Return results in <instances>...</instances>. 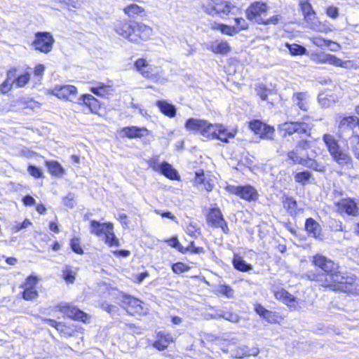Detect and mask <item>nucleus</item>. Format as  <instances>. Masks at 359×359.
Returning <instances> with one entry per match:
<instances>
[{
  "instance_id": "2",
  "label": "nucleus",
  "mask_w": 359,
  "mask_h": 359,
  "mask_svg": "<svg viewBox=\"0 0 359 359\" xmlns=\"http://www.w3.org/2000/svg\"><path fill=\"white\" fill-rule=\"evenodd\" d=\"M188 130L200 133L203 137L210 139H217L223 142H228L229 138L234 137L236 131H228L222 125L211 124L203 119L191 118L185 123Z\"/></svg>"
},
{
  "instance_id": "42",
  "label": "nucleus",
  "mask_w": 359,
  "mask_h": 359,
  "mask_svg": "<svg viewBox=\"0 0 359 359\" xmlns=\"http://www.w3.org/2000/svg\"><path fill=\"white\" fill-rule=\"evenodd\" d=\"M311 177V173L309 171H304L296 173L294 180L297 182L304 184Z\"/></svg>"
},
{
  "instance_id": "58",
  "label": "nucleus",
  "mask_w": 359,
  "mask_h": 359,
  "mask_svg": "<svg viewBox=\"0 0 359 359\" xmlns=\"http://www.w3.org/2000/svg\"><path fill=\"white\" fill-rule=\"evenodd\" d=\"M27 170L32 176L36 178L41 177L43 175V172L41 169L34 165H29Z\"/></svg>"
},
{
  "instance_id": "18",
  "label": "nucleus",
  "mask_w": 359,
  "mask_h": 359,
  "mask_svg": "<svg viewBox=\"0 0 359 359\" xmlns=\"http://www.w3.org/2000/svg\"><path fill=\"white\" fill-rule=\"evenodd\" d=\"M134 35L137 37V42L140 39L146 41L150 38L153 34V29L148 25L141 22H135Z\"/></svg>"
},
{
  "instance_id": "41",
  "label": "nucleus",
  "mask_w": 359,
  "mask_h": 359,
  "mask_svg": "<svg viewBox=\"0 0 359 359\" xmlns=\"http://www.w3.org/2000/svg\"><path fill=\"white\" fill-rule=\"evenodd\" d=\"M286 46L287 47L290 53L293 55H304L306 52V49L304 46L298 44L286 43Z\"/></svg>"
},
{
  "instance_id": "62",
  "label": "nucleus",
  "mask_w": 359,
  "mask_h": 359,
  "mask_svg": "<svg viewBox=\"0 0 359 359\" xmlns=\"http://www.w3.org/2000/svg\"><path fill=\"white\" fill-rule=\"evenodd\" d=\"M32 224L31 222L29 221V219H25L24 222L22 223H16L13 226V230L15 231V232H18L19 231H20L21 229H26L27 228L28 226H29L30 225Z\"/></svg>"
},
{
  "instance_id": "55",
  "label": "nucleus",
  "mask_w": 359,
  "mask_h": 359,
  "mask_svg": "<svg viewBox=\"0 0 359 359\" xmlns=\"http://www.w3.org/2000/svg\"><path fill=\"white\" fill-rule=\"evenodd\" d=\"M264 123L261 122L260 121L255 120L250 123V129L254 131L256 134H258L260 133L262 128L263 129Z\"/></svg>"
},
{
  "instance_id": "14",
  "label": "nucleus",
  "mask_w": 359,
  "mask_h": 359,
  "mask_svg": "<svg viewBox=\"0 0 359 359\" xmlns=\"http://www.w3.org/2000/svg\"><path fill=\"white\" fill-rule=\"evenodd\" d=\"M60 310L69 318L81 320L84 323L88 319V316L86 313L72 305L66 304L62 306Z\"/></svg>"
},
{
  "instance_id": "15",
  "label": "nucleus",
  "mask_w": 359,
  "mask_h": 359,
  "mask_svg": "<svg viewBox=\"0 0 359 359\" xmlns=\"http://www.w3.org/2000/svg\"><path fill=\"white\" fill-rule=\"evenodd\" d=\"M338 210L340 212H344L348 215L356 216L358 208L355 202L351 198H344L337 203Z\"/></svg>"
},
{
  "instance_id": "8",
  "label": "nucleus",
  "mask_w": 359,
  "mask_h": 359,
  "mask_svg": "<svg viewBox=\"0 0 359 359\" xmlns=\"http://www.w3.org/2000/svg\"><path fill=\"white\" fill-rule=\"evenodd\" d=\"M309 149H310V141L301 140L297 142L295 147L287 153V158L293 163L299 164L304 158L309 156Z\"/></svg>"
},
{
  "instance_id": "37",
  "label": "nucleus",
  "mask_w": 359,
  "mask_h": 359,
  "mask_svg": "<svg viewBox=\"0 0 359 359\" xmlns=\"http://www.w3.org/2000/svg\"><path fill=\"white\" fill-rule=\"evenodd\" d=\"M15 83V73L14 72L10 71L8 73L6 80L0 86V90L2 93H6L8 92L12 85Z\"/></svg>"
},
{
  "instance_id": "5",
  "label": "nucleus",
  "mask_w": 359,
  "mask_h": 359,
  "mask_svg": "<svg viewBox=\"0 0 359 359\" xmlns=\"http://www.w3.org/2000/svg\"><path fill=\"white\" fill-rule=\"evenodd\" d=\"M278 130L285 137L286 135L297 134L300 138L311 135V127L303 121L285 122L278 126Z\"/></svg>"
},
{
  "instance_id": "38",
  "label": "nucleus",
  "mask_w": 359,
  "mask_h": 359,
  "mask_svg": "<svg viewBox=\"0 0 359 359\" xmlns=\"http://www.w3.org/2000/svg\"><path fill=\"white\" fill-rule=\"evenodd\" d=\"M284 208L287 209V212L291 215H294L297 213V204L295 199L292 197H286L283 201Z\"/></svg>"
},
{
  "instance_id": "30",
  "label": "nucleus",
  "mask_w": 359,
  "mask_h": 359,
  "mask_svg": "<svg viewBox=\"0 0 359 359\" xmlns=\"http://www.w3.org/2000/svg\"><path fill=\"white\" fill-rule=\"evenodd\" d=\"M299 164L319 172H323L325 170V167L317 163L314 159L310 157L309 155L304 158Z\"/></svg>"
},
{
  "instance_id": "27",
  "label": "nucleus",
  "mask_w": 359,
  "mask_h": 359,
  "mask_svg": "<svg viewBox=\"0 0 359 359\" xmlns=\"http://www.w3.org/2000/svg\"><path fill=\"white\" fill-rule=\"evenodd\" d=\"M113 224L111 222H108L107 224V230H105L104 233L105 243L108 244L110 247L119 245L118 239L116 237L113 231Z\"/></svg>"
},
{
  "instance_id": "60",
  "label": "nucleus",
  "mask_w": 359,
  "mask_h": 359,
  "mask_svg": "<svg viewBox=\"0 0 359 359\" xmlns=\"http://www.w3.org/2000/svg\"><path fill=\"white\" fill-rule=\"evenodd\" d=\"M74 198H75L74 194L69 193L63 198L64 205L69 208H73L74 205Z\"/></svg>"
},
{
  "instance_id": "7",
  "label": "nucleus",
  "mask_w": 359,
  "mask_h": 359,
  "mask_svg": "<svg viewBox=\"0 0 359 359\" xmlns=\"http://www.w3.org/2000/svg\"><path fill=\"white\" fill-rule=\"evenodd\" d=\"M55 40L49 32H37L35 34V39L32 46L35 50L43 53L51 51Z\"/></svg>"
},
{
  "instance_id": "32",
  "label": "nucleus",
  "mask_w": 359,
  "mask_h": 359,
  "mask_svg": "<svg viewBox=\"0 0 359 359\" xmlns=\"http://www.w3.org/2000/svg\"><path fill=\"white\" fill-rule=\"evenodd\" d=\"M90 90L98 96L104 97L106 95L111 94L112 88L110 86H107L104 83H98L96 86H92L90 88Z\"/></svg>"
},
{
  "instance_id": "17",
  "label": "nucleus",
  "mask_w": 359,
  "mask_h": 359,
  "mask_svg": "<svg viewBox=\"0 0 359 359\" xmlns=\"http://www.w3.org/2000/svg\"><path fill=\"white\" fill-rule=\"evenodd\" d=\"M157 337L158 340L153 344V346L159 351L165 350L170 343L174 341L172 335L165 331L158 332Z\"/></svg>"
},
{
  "instance_id": "21",
  "label": "nucleus",
  "mask_w": 359,
  "mask_h": 359,
  "mask_svg": "<svg viewBox=\"0 0 359 359\" xmlns=\"http://www.w3.org/2000/svg\"><path fill=\"white\" fill-rule=\"evenodd\" d=\"M122 132L125 136L129 138L142 137L149 134V131L146 128H139L137 126L124 128Z\"/></svg>"
},
{
  "instance_id": "23",
  "label": "nucleus",
  "mask_w": 359,
  "mask_h": 359,
  "mask_svg": "<svg viewBox=\"0 0 359 359\" xmlns=\"http://www.w3.org/2000/svg\"><path fill=\"white\" fill-rule=\"evenodd\" d=\"M359 123V119L357 116H344L339 121V128L341 131L346 130H353Z\"/></svg>"
},
{
  "instance_id": "28",
  "label": "nucleus",
  "mask_w": 359,
  "mask_h": 359,
  "mask_svg": "<svg viewBox=\"0 0 359 359\" xmlns=\"http://www.w3.org/2000/svg\"><path fill=\"white\" fill-rule=\"evenodd\" d=\"M157 107L166 116L174 117L176 114V109L174 105L167 102L166 101H157Z\"/></svg>"
},
{
  "instance_id": "3",
  "label": "nucleus",
  "mask_w": 359,
  "mask_h": 359,
  "mask_svg": "<svg viewBox=\"0 0 359 359\" xmlns=\"http://www.w3.org/2000/svg\"><path fill=\"white\" fill-rule=\"evenodd\" d=\"M202 8L210 15H219L224 18L229 14L236 15L240 12V8L233 4L229 0H203Z\"/></svg>"
},
{
  "instance_id": "1",
  "label": "nucleus",
  "mask_w": 359,
  "mask_h": 359,
  "mask_svg": "<svg viewBox=\"0 0 359 359\" xmlns=\"http://www.w3.org/2000/svg\"><path fill=\"white\" fill-rule=\"evenodd\" d=\"M312 262L323 272L309 271L304 274L305 278L312 281L318 282L321 286L329 287L332 290L343 292L347 290V285L351 283L353 278L342 274L339 271L337 264L320 255L314 256Z\"/></svg>"
},
{
  "instance_id": "19",
  "label": "nucleus",
  "mask_w": 359,
  "mask_h": 359,
  "mask_svg": "<svg viewBox=\"0 0 359 359\" xmlns=\"http://www.w3.org/2000/svg\"><path fill=\"white\" fill-rule=\"evenodd\" d=\"M275 296L277 299L281 300L284 304L293 309H297L299 307V303L297 298L285 290L277 291L275 293Z\"/></svg>"
},
{
  "instance_id": "35",
  "label": "nucleus",
  "mask_w": 359,
  "mask_h": 359,
  "mask_svg": "<svg viewBox=\"0 0 359 359\" xmlns=\"http://www.w3.org/2000/svg\"><path fill=\"white\" fill-rule=\"evenodd\" d=\"M309 24L311 29L316 32L327 33L332 30L331 25L327 24L326 22H313V20L310 22Z\"/></svg>"
},
{
  "instance_id": "51",
  "label": "nucleus",
  "mask_w": 359,
  "mask_h": 359,
  "mask_svg": "<svg viewBox=\"0 0 359 359\" xmlns=\"http://www.w3.org/2000/svg\"><path fill=\"white\" fill-rule=\"evenodd\" d=\"M30 79V74L26 73L23 75L19 76L17 79H15V83L18 87H22L26 85Z\"/></svg>"
},
{
  "instance_id": "61",
  "label": "nucleus",
  "mask_w": 359,
  "mask_h": 359,
  "mask_svg": "<svg viewBox=\"0 0 359 359\" xmlns=\"http://www.w3.org/2000/svg\"><path fill=\"white\" fill-rule=\"evenodd\" d=\"M148 164L154 171H160L161 168V164L158 163V158L157 156L153 157L148 161Z\"/></svg>"
},
{
  "instance_id": "54",
  "label": "nucleus",
  "mask_w": 359,
  "mask_h": 359,
  "mask_svg": "<svg viewBox=\"0 0 359 359\" xmlns=\"http://www.w3.org/2000/svg\"><path fill=\"white\" fill-rule=\"evenodd\" d=\"M206 178L204 176L203 172H196L194 183L198 189H203V184L206 182Z\"/></svg>"
},
{
  "instance_id": "47",
  "label": "nucleus",
  "mask_w": 359,
  "mask_h": 359,
  "mask_svg": "<svg viewBox=\"0 0 359 359\" xmlns=\"http://www.w3.org/2000/svg\"><path fill=\"white\" fill-rule=\"evenodd\" d=\"M311 41L316 46L323 48L326 47L327 41L320 36H314L310 38Z\"/></svg>"
},
{
  "instance_id": "36",
  "label": "nucleus",
  "mask_w": 359,
  "mask_h": 359,
  "mask_svg": "<svg viewBox=\"0 0 359 359\" xmlns=\"http://www.w3.org/2000/svg\"><path fill=\"white\" fill-rule=\"evenodd\" d=\"M144 11V9L142 7L139 6L135 4H132L123 9L125 14L131 18H134L135 15H140Z\"/></svg>"
},
{
  "instance_id": "45",
  "label": "nucleus",
  "mask_w": 359,
  "mask_h": 359,
  "mask_svg": "<svg viewBox=\"0 0 359 359\" xmlns=\"http://www.w3.org/2000/svg\"><path fill=\"white\" fill-rule=\"evenodd\" d=\"M330 54H316L311 55V60L317 64L328 63Z\"/></svg>"
},
{
  "instance_id": "10",
  "label": "nucleus",
  "mask_w": 359,
  "mask_h": 359,
  "mask_svg": "<svg viewBox=\"0 0 359 359\" xmlns=\"http://www.w3.org/2000/svg\"><path fill=\"white\" fill-rule=\"evenodd\" d=\"M50 93L59 99L74 102L77 100V89L74 86H56L51 90Z\"/></svg>"
},
{
  "instance_id": "11",
  "label": "nucleus",
  "mask_w": 359,
  "mask_h": 359,
  "mask_svg": "<svg viewBox=\"0 0 359 359\" xmlns=\"http://www.w3.org/2000/svg\"><path fill=\"white\" fill-rule=\"evenodd\" d=\"M121 306L130 315L144 313L142 302L129 295H123Z\"/></svg>"
},
{
  "instance_id": "16",
  "label": "nucleus",
  "mask_w": 359,
  "mask_h": 359,
  "mask_svg": "<svg viewBox=\"0 0 359 359\" xmlns=\"http://www.w3.org/2000/svg\"><path fill=\"white\" fill-rule=\"evenodd\" d=\"M135 67L143 77L146 79H154L156 77L153 69L146 60L142 58L138 59L135 63Z\"/></svg>"
},
{
  "instance_id": "48",
  "label": "nucleus",
  "mask_w": 359,
  "mask_h": 359,
  "mask_svg": "<svg viewBox=\"0 0 359 359\" xmlns=\"http://www.w3.org/2000/svg\"><path fill=\"white\" fill-rule=\"evenodd\" d=\"M64 279L69 283H73L75 279V273L67 266L62 271Z\"/></svg>"
},
{
  "instance_id": "50",
  "label": "nucleus",
  "mask_w": 359,
  "mask_h": 359,
  "mask_svg": "<svg viewBox=\"0 0 359 359\" xmlns=\"http://www.w3.org/2000/svg\"><path fill=\"white\" fill-rule=\"evenodd\" d=\"M234 20L236 22V25L234 27L236 29H238V33L241 30H245L248 29V24L244 18H236Z\"/></svg>"
},
{
  "instance_id": "13",
  "label": "nucleus",
  "mask_w": 359,
  "mask_h": 359,
  "mask_svg": "<svg viewBox=\"0 0 359 359\" xmlns=\"http://www.w3.org/2000/svg\"><path fill=\"white\" fill-rule=\"evenodd\" d=\"M207 221L212 226L221 228L224 233H228L229 228L227 224L218 208H212L210 210L207 216Z\"/></svg>"
},
{
  "instance_id": "56",
  "label": "nucleus",
  "mask_w": 359,
  "mask_h": 359,
  "mask_svg": "<svg viewBox=\"0 0 359 359\" xmlns=\"http://www.w3.org/2000/svg\"><path fill=\"white\" fill-rule=\"evenodd\" d=\"M37 283V278L36 277L30 276L27 278L25 283L23 285L24 289H35V286Z\"/></svg>"
},
{
  "instance_id": "49",
  "label": "nucleus",
  "mask_w": 359,
  "mask_h": 359,
  "mask_svg": "<svg viewBox=\"0 0 359 359\" xmlns=\"http://www.w3.org/2000/svg\"><path fill=\"white\" fill-rule=\"evenodd\" d=\"M189 267L182 262H177L172 264V270L174 273L180 274L189 271Z\"/></svg>"
},
{
  "instance_id": "43",
  "label": "nucleus",
  "mask_w": 359,
  "mask_h": 359,
  "mask_svg": "<svg viewBox=\"0 0 359 359\" xmlns=\"http://www.w3.org/2000/svg\"><path fill=\"white\" fill-rule=\"evenodd\" d=\"M218 29H219L222 34L233 36L238 33V29H236L234 26H229L226 25H218Z\"/></svg>"
},
{
  "instance_id": "12",
  "label": "nucleus",
  "mask_w": 359,
  "mask_h": 359,
  "mask_svg": "<svg viewBox=\"0 0 359 359\" xmlns=\"http://www.w3.org/2000/svg\"><path fill=\"white\" fill-rule=\"evenodd\" d=\"M228 190L231 194L240 196L246 201H256L258 198L257 191L250 185L246 186H229Z\"/></svg>"
},
{
  "instance_id": "25",
  "label": "nucleus",
  "mask_w": 359,
  "mask_h": 359,
  "mask_svg": "<svg viewBox=\"0 0 359 359\" xmlns=\"http://www.w3.org/2000/svg\"><path fill=\"white\" fill-rule=\"evenodd\" d=\"M303 15L306 21L309 23L316 18V13L313 11L312 6L309 2V0H302L299 2Z\"/></svg>"
},
{
  "instance_id": "24",
  "label": "nucleus",
  "mask_w": 359,
  "mask_h": 359,
  "mask_svg": "<svg viewBox=\"0 0 359 359\" xmlns=\"http://www.w3.org/2000/svg\"><path fill=\"white\" fill-rule=\"evenodd\" d=\"M306 230L316 238L322 239L321 227L320 224L312 218H309L305 223Z\"/></svg>"
},
{
  "instance_id": "34",
  "label": "nucleus",
  "mask_w": 359,
  "mask_h": 359,
  "mask_svg": "<svg viewBox=\"0 0 359 359\" xmlns=\"http://www.w3.org/2000/svg\"><path fill=\"white\" fill-rule=\"evenodd\" d=\"M46 165L52 175L59 177L64 174V169L57 161H46Z\"/></svg>"
},
{
  "instance_id": "39",
  "label": "nucleus",
  "mask_w": 359,
  "mask_h": 359,
  "mask_svg": "<svg viewBox=\"0 0 359 359\" xmlns=\"http://www.w3.org/2000/svg\"><path fill=\"white\" fill-rule=\"evenodd\" d=\"M186 233L193 238H197L201 235V229L194 222H189L185 227Z\"/></svg>"
},
{
  "instance_id": "26",
  "label": "nucleus",
  "mask_w": 359,
  "mask_h": 359,
  "mask_svg": "<svg viewBox=\"0 0 359 359\" xmlns=\"http://www.w3.org/2000/svg\"><path fill=\"white\" fill-rule=\"evenodd\" d=\"M208 49L215 53L226 54L230 51V46L226 41L216 40L211 42Z\"/></svg>"
},
{
  "instance_id": "6",
  "label": "nucleus",
  "mask_w": 359,
  "mask_h": 359,
  "mask_svg": "<svg viewBox=\"0 0 359 359\" xmlns=\"http://www.w3.org/2000/svg\"><path fill=\"white\" fill-rule=\"evenodd\" d=\"M269 6L265 3L256 1L250 4L245 13L249 20L255 21L257 24H262L268 13Z\"/></svg>"
},
{
  "instance_id": "33",
  "label": "nucleus",
  "mask_w": 359,
  "mask_h": 359,
  "mask_svg": "<svg viewBox=\"0 0 359 359\" xmlns=\"http://www.w3.org/2000/svg\"><path fill=\"white\" fill-rule=\"evenodd\" d=\"M107 223H100L96 220H90V232L96 236H101L104 233V229L107 230Z\"/></svg>"
},
{
  "instance_id": "63",
  "label": "nucleus",
  "mask_w": 359,
  "mask_h": 359,
  "mask_svg": "<svg viewBox=\"0 0 359 359\" xmlns=\"http://www.w3.org/2000/svg\"><path fill=\"white\" fill-rule=\"evenodd\" d=\"M280 19V16L278 15H273L271 18H264V22H262V25H276L279 22Z\"/></svg>"
},
{
  "instance_id": "4",
  "label": "nucleus",
  "mask_w": 359,
  "mask_h": 359,
  "mask_svg": "<svg viewBox=\"0 0 359 359\" xmlns=\"http://www.w3.org/2000/svg\"><path fill=\"white\" fill-rule=\"evenodd\" d=\"M323 141L334 161H336L339 165L346 167L347 169L353 168L352 158L351 156L348 152L340 148L338 142L332 135L330 134L324 135Z\"/></svg>"
},
{
  "instance_id": "40",
  "label": "nucleus",
  "mask_w": 359,
  "mask_h": 359,
  "mask_svg": "<svg viewBox=\"0 0 359 359\" xmlns=\"http://www.w3.org/2000/svg\"><path fill=\"white\" fill-rule=\"evenodd\" d=\"M264 128L261 130L259 135L260 137L265 140H272L274 136V128L271 126H267L264 123Z\"/></svg>"
},
{
  "instance_id": "31",
  "label": "nucleus",
  "mask_w": 359,
  "mask_h": 359,
  "mask_svg": "<svg viewBox=\"0 0 359 359\" xmlns=\"http://www.w3.org/2000/svg\"><path fill=\"white\" fill-rule=\"evenodd\" d=\"M159 172L170 180H177L178 177L177 172L167 162L161 163V168Z\"/></svg>"
},
{
  "instance_id": "44",
  "label": "nucleus",
  "mask_w": 359,
  "mask_h": 359,
  "mask_svg": "<svg viewBox=\"0 0 359 359\" xmlns=\"http://www.w3.org/2000/svg\"><path fill=\"white\" fill-rule=\"evenodd\" d=\"M256 91L257 95L262 100H266L269 94L271 92L270 89L266 88V86L262 84H259L257 87Z\"/></svg>"
},
{
  "instance_id": "46",
  "label": "nucleus",
  "mask_w": 359,
  "mask_h": 359,
  "mask_svg": "<svg viewBox=\"0 0 359 359\" xmlns=\"http://www.w3.org/2000/svg\"><path fill=\"white\" fill-rule=\"evenodd\" d=\"M71 249L79 255H82L83 250L80 245V241L78 238H73L70 241Z\"/></svg>"
},
{
  "instance_id": "57",
  "label": "nucleus",
  "mask_w": 359,
  "mask_h": 359,
  "mask_svg": "<svg viewBox=\"0 0 359 359\" xmlns=\"http://www.w3.org/2000/svg\"><path fill=\"white\" fill-rule=\"evenodd\" d=\"M57 1L65 4V5L77 8L81 5L83 0H57Z\"/></svg>"
},
{
  "instance_id": "29",
  "label": "nucleus",
  "mask_w": 359,
  "mask_h": 359,
  "mask_svg": "<svg viewBox=\"0 0 359 359\" xmlns=\"http://www.w3.org/2000/svg\"><path fill=\"white\" fill-rule=\"evenodd\" d=\"M233 264L235 269L243 272L249 271L252 269V266L250 264L247 263L243 257L238 255L234 256Z\"/></svg>"
},
{
  "instance_id": "22",
  "label": "nucleus",
  "mask_w": 359,
  "mask_h": 359,
  "mask_svg": "<svg viewBox=\"0 0 359 359\" xmlns=\"http://www.w3.org/2000/svg\"><path fill=\"white\" fill-rule=\"evenodd\" d=\"M75 102L87 106L91 111L97 110L99 107L97 100L90 94L83 95L80 97H77V100Z\"/></svg>"
},
{
  "instance_id": "9",
  "label": "nucleus",
  "mask_w": 359,
  "mask_h": 359,
  "mask_svg": "<svg viewBox=\"0 0 359 359\" xmlns=\"http://www.w3.org/2000/svg\"><path fill=\"white\" fill-rule=\"evenodd\" d=\"M135 22L129 20H118L114 26L115 32L128 39L131 42H137V37L134 35Z\"/></svg>"
},
{
  "instance_id": "64",
  "label": "nucleus",
  "mask_w": 359,
  "mask_h": 359,
  "mask_svg": "<svg viewBox=\"0 0 359 359\" xmlns=\"http://www.w3.org/2000/svg\"><path fill=\"white\" fill-rule=\"evenodd\" d=\"M327 15L332 18H337L339 15V9L334 6H329L326 11Z\"/></svg>"
},
{
  "instance_id": "52",
  "label": "nucleus",
  "mask_w": 359,
  "mask_h": 359,
  "mask_svg": "<svg viewBox=\"0 0 359 359\" xmlns=\"http://www.w3.org/2000/svg\"><path fill=\"white\" fill-rule=\"evenodd\" d=\"M38 292L35 289H24L22 297L25 300H32L36 298Z\"/></svg>"
},
{
  "instance_id": "20",
  "label": "nucleus",
  "mask_w": 359,
  "mask_h": 359,
  "mask_svg": "<svg viewBox=\"0 0 359 359\" xmlns=\"http://www.w3.org/2000/svg\"><path fill=\"white\" fill-rule=\"evenodd\" d=\"M292 102L294 105L304 111H306L309 108V96L306 93H294Z\"/></svg>"
},
{
  "instance_id": "59",
  "label": "nucleus",
  "mask_w": 359,
  "mask_h": 359,
  "mask_svg": "<svg viewBox=\"0 0 359 359\" xmlns=\"http://www.w3.org/2000/svg\"><path fill=\"white\" fill-rule=\"evenodd\" d=\"M328 64L332 65L336 67H344L346 62H344L341 59L335 57L334 55L330 54Z\"/></svg>"
},
{
  "instance_id": "53",
  "label": "nucleus",
  "mask_w": 359,
  "mask_h": 359,
  "mask_svg": "<svg viewBox=\"0 0 359 359\" xmlns=\"http://www.w3.org/2000/svg\"><path fill=\"white\" fill-rule=\"evenodd\" d=\"M218 292L227 297H231L233 294V289L228 285H221L218 287Z\"/></svg>"
}]
</instances>
